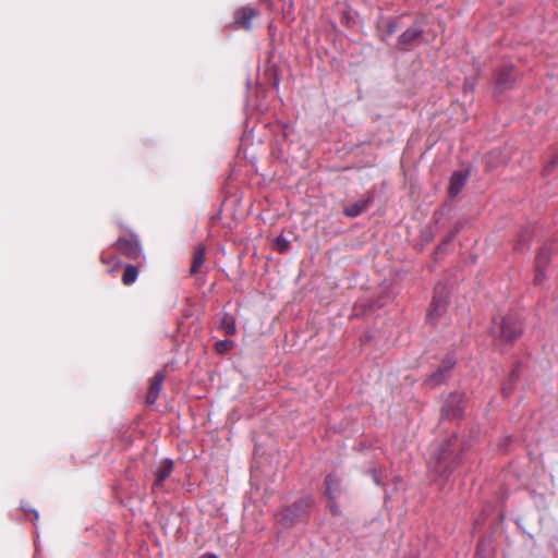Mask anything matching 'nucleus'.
Masks as SVG:
<instances>
[{"mask_svg":"<svg viewBox=\"0 0 558 558\" xmlns=\"http://www.w3.org/2000/svg\"><path fill=\"white\" fill-rule=\"evenodd\" d=\"M457 464L453 444L451 441L444 444L435 456V462L430 463V472L439 477H447L453 466Z\"/></svg>","mask_w":558,"mask_h":558,"instance_id":"obj_3","label":"nucleus"},{"mask_svg":"<svg viewBox=\"0 0 558 558\" xmlns=\"http://www.w3.org/2000/svg\"><path fill=\"white\" fill-rule=\"evenodd\" d=\"M369 204H371L369 198L357 201V202L353 203L352 205L347 206L344 208V214L348 217H356L360 214H362L363 211H365L369 207Z\"/></svg>","mask_w":558,"mask_h":558,"instance_id":"obj_16","label":"nucleus"},{"mask_svg":"<svg viewBox=\"0 0 558 558\" xmlns=\"http://www.w3.org/2000/svg\"><path fill=\"white\" fill-rule=\"evenodd\" d=\"M258 16V11L250 5L241 7L233 14V24L236 28L250 31L252 21Z\"/></svg>","mask_w":558,"mask_h":558,"instance_id":"obj_9","label":"nucleus"},{"mask_svg":"<svg viewBox=\"0 0 558 558\" xmlns=\"http://www.w3.org/2000/svg\"><path fill=\"white\" fill-rule=\"evenodd\" d=\"M464 411V396L453 392L448 396L441 407V416L445 418H456L462 416Z\"/></svg>","mask_w":558,"mask_h":558,"instance_id":"obj_5","label":"nucleus"},{"mask_svg":"<svg viewBox=\"0 0 558 558\" xmlns=\"http://www.w3.org/2000/svg\"><path fill=\"white\" fill-rule=\"evenodd\" d=\"M206 247L203 244H198L192 256V265L190 272L196 275L205 263Z\"/></svg>","mask_w":558,"mask_h":558,"instance_id":"obj_13","label":"nucleus"},{"mask_svg":"<svg viewBox=\"0 0 558 558\" xmlns=\"http://www.w3.org/2000/svg\"><path fill=\"white\" fill-rule=\"evenodd\" d=\"M276 250L279 253H286L290 248V241L282 235H279L275 242Z\"/></svg>","mask_w":558,"mask_h":558,"instance_id":"obj_22","label":"nucleus"},{"mask_svg":"<svg viewBox=\"0 0 558 558\" xmlns=\"http://www.w3.org/2000/svg\"><path fill=\"white\" fill-rule=\"evenodd\" d=\"M114 247L119 253L131 259H137L142 253L140 242L134 236L119 238L114 243Z\"/></svg>","mask_w":558,"mask_h":558,"instance_id":"obj_8","label":"nucleus"},{"mask_svg":"<svg viewBox=\"0 0 558 558\" xmlns=\"http://www.w3.org/2000/svg\"><path fill=\"white\" fill-rule=\"evenodd\" d=\"M454 361L448 360L444 362L442 366L439 367L434 374H432L428 378V383L430 385H439L441 384L445 378L447 377L448 372L453 367Z\"/></svg>","mask_w":558,"mask_h":558,"instance_id":"obj_14","label":"nucleus"},{"mask_svg":"<svg viewBox=\"0 0 558 558\" xmlns=\"http://www.w3.org/2000/svg\"><path fill=\"white\" fill-rule=\"evenodd\" d=\"M313 506V499L310 497L302 498L293 505L282 508L277 514L276 520L284 527H292L298 522L306 518Z\"/></svg>","mask_w":558,"mask_h":558,"instance_id":"obj_2","label":"nucleus"},{"mask_svg":"<svg viewBox=\"0 0 558 558\" xmlns=\"http://www.w3.org/2000/svg\"><path fill=\"white\" fill-rule=\"evenodd\" d=\"M545 280H546V269L535 267V274H534V278H533L534 286H542Z\"/></svg>","mask_w":558,"mask_h":558,"instance_id":"obj_23","label":"nucleus"},{"mask_svg":"<svg viewBox=\"0 0 558 558\" xmlns=\"http://www.w3.org/2000/svg\"><path fill=\"white\" fill-rule=\"evenodd\" d=\"M494 153H489L487 156H486V162H487V166L489 167H493L494 165L490 161V158L493 157Z\"/></svg>","mask_w":558,"mask_h":558,"instance_id":"obj_28","label":"nucleus"},{"mask_svg":"<svg viewBox=\"0 0 558 558\" xmlns=\"http://www.w3.org/2000/svg\"><path fill=\"white\" fill-rule=\"evenodd\" d=\"M220 328L228 336L234 335L236 332V327H235L234 318L231 315H229V314H223V316L220 319Z\"/></svg>","mask_w":558,"mask_h":558,"instance_id":"obj_20","label":"nucleus"},{"mask_svg":"<svg viewBox=\"0 0 558 558\" xmlns=\"http://www.w3.org/2000/svg\"><path fill=\"white\" fill-rule=\"evenodd\" d=\"M100 262L108 267V271L110 272L117 270L121 265V260L118 256L105 252L100 255Z\"/></svg>","mask_w":558,"mask_h":558,"instance_id":"obj_18","label":"nucleus"},{"mask_svg":"<svg viewBox=\"0 0 558 558\" xmlns=\"http://www.w3.org/2000/svg\"><path fill=\"white\" fill-rule=\"evenodd\" d=\"M558 163V157L556 159H553L550 165H548L545 169L547 173H550L551 169Z\"/></svg>","mask_w":558,"mask_h":558,"instance_id":"obj_27","label":"nucleus"},{"mask_svg":"<svg viewBox=\"0 0 558 558\" xmlns=\"http://www.w3.org/2000/svg\"><path fill=\"white\" fill-rule=\"evenodd\" d=\"M204 558H218V557L215 555H206Z\"/></svg>","mask_w":558,"mask_h":558,"instance_id":"obj_29","label":"nucleus"},{"mask_svg":"<svg viewBox=\"0 0 558 558\" xmlns=\"http://www.w3.org/2000/svg\"><path fill=\"white\" fill-rule=\"evenodd\" d=\"M173 470L171 460H162L155 471V482L153 483V492L162 487L163 481L167 480Z\"/></svg>","mask_w":558,"mask_h":558,"instance_id":"obj_11","label":"nucleus"},{"mask_svg":"<svg viewBox=\"0 0 558 558\" xmlns=\"http://www.w3.org/2000/svg\"><path fill=\"white\" fill-rule=\"evenodd\" d=\"M166 379V374L162 371L157 372L150 380L145 403L153 405L158 400L162 390V384Z\"/></svg>","mask_w":558,"mask_h":558,"instance_id":"obj_10","label":"nucleus"},{"mask_svg":"<svg viewBox=\"0 0 558 558\" xmlns=\"http://www.w3.org/2000/svg\"><path fill=\"white\" fill-rule=\"evenodd\" d=\"M551 250L548 247H544L539 251L536 260H535V267H539L542 269H547L548 265L550 264L551 259Z\"/></svg>","mask_w":558,"mask_h":558,"instance_id":"obj_19","label":"nucleus"},{"mask_svg":"<svg viewBox=\"0 0 558 558\" xmlns=\"http://www.w3.org/2000/svg\"><path fill=\"white\" fill-rule=\"evenodd\" d=\"M384 26V36H391L398 29V21L388 20L385 22Z\"/></svg>","mask_w":558,"mask_h":558,"instance_id":"obj_24","label":"nucleus"},{"mask_svg":"<svg viewBox=\"0 0 558 558\" xmlns=\"http://www.w3.org/2000/svg\"><path fill=\"white\" fill-rule=\"evenodd\" d=\"M490 332L498 345L512 344L523 332L522 322L514 315L493 319Z\"/></svg>","mask_w":558,"mask_h":558,"instance_id":"obj_1","label":"nucleus"},{"mask_svg":"<svg viewBox=\"0 0 558 558\" xmlns=\"http://www.w3.org/2000/svg\"><path fill=\"white\" fill-rule=\"evenodd\" d=\"M423 35V28L420 23H414L407 31H404L398 38L397 48L400 50H408L416 45Z\"/></svg>","mask_w":558,"mask_h":558,"instance_id":"obj_7","label":"nucleus"},{"mask_svg":"<svg viewBox=\"0 0 558 558\" xmlns=\"http://www.w3.org/2000/svg\"><path fill=\"white\" fill-rule=\"evenodd\" d=\"M234 342L232 340H220L216 342L215 349L218 353L223 354L233 348Z\"/></svg>","mask_w":558,"mask_h":558,"instance_id":"obj_21","label":"nucleus"},{"mask_svg":"<svg viewBox=\"0 0 558 558\" xmlns=\"http://www.w3.org/2000/svg\"><path fill=\"white\" fill-rule=\"evenodd\" d=\"M530 238L531 236L527 232L520 235V238L518 239V241L515 242V245H514L515 250L523 251L525 248L526 244L529 243Z\"/></svg>","mask_w":558,"mask_h":558,"instance_id":"obj_25","label":"nucleus"},{"mask_svg":"<svg viewBox=\"0 0 558 558\" xmlns=\"http://www.w3.org/2000/svg\"><path fill=\"white\" fill-rule=\"evenodd\" d=\"M518 78L515 69L512 64H505L499 68L495 75V89L497 93H502L512 88Z\"/></svg>","mask_w":558,"mask_h":558,"instance_id":"obj_4","label":"nucleus"},{"mask_svg":"<svg viewBox=\"0 0 558 558\" xmlns=\"http://www.w3.org/2000/svg\"><path fill=\"white\" fill-rule=\"evenodd\" d=\"M466 182V175L461 172H454L451 175L450 184H449V194L450 196H457Z\"/></svg>","mask_w":558,"mask_h":558,"instance_id":"obj_15","label":"nucleus"},{"mask_svg":"<svg viewBox=\"0 0 558 558\" xmlns=\"http://www.w3.org/2000/svg\"><path fill=\"white\" fill-rule=\"evenodd\" d=\"M325 486L328 499L331 501L337 499L341 492V480L335 474H329L325 478Z\"/></svg>","mask_w":558,"mask_h":558,"instance_id":"obj_12","label":"nucleus"},{"mask_svg":"<svg viewBox=\"0 0 558 558\" xmlns=\"http://www.w3.org/2000/svg\"><path fill=\"white\" fill-rule=\"evenodd\" d=\"M328 508L332 514L339 513V509H338L336 499H333L332 501L330 499H328Z\"/></svg>","mask_w":558,"mask_h":558,"instance_id":"obj_26","label":"nucleus"},{"mask_svg":"<svg viewBox=\"0 0 558 558\" xmlns=\"http://www.w3.org/2000/svg\"><path fill=\"white\" fill-rule=\"evenodd\" d=\"M140 270L134 265H126L121 278V281L124 286H131L134 283L138 277Z\"/></svg>","mask_w":558,"mask_h":558,"instance_id":"obj_17","label":"nucleus"},{"mask_svg":"<svg viewBox=\"0 0 558 558\" xmlns=\"http://www.w3.org/2000/svg\"><path fill=\"white\" fill-rule=\"evenodd\" d=\"M448 304V291L447 288L442 284H437L435 287L434 296L432 301V307L428 313V318L434 319L435 317L440 316L447 307Z\"/></svg>","mask_w":558,"mask_h":558,"instance_id":"obj_6","label":"nucleus"}]
</instances>
